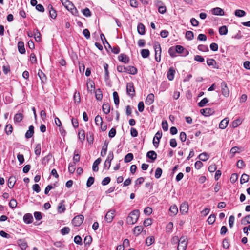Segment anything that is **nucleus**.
<instances>
[{"instance_id": "e433bc0d", "label": "nucleus", "mask_w": 250, "mask_h": 250, "mask_svg": "<svg viewBox=\"0 0 250 250\" xmlns=\"http://www.w3.org/2000/svg\"><path fill=\"white\" fill-rule=\"evenodd\" d=\"M249 180V176L246 174H243L240 179V183L243 184L248 182Z\"/></svg>"}, {"instance_id": "0e129e2a", "label": "nucleus", "mask_w": 250, "mask_h": 250, "mask_svg": "<svg viewBox=\"0 0 250 250\" xmlns=\"http://www.w3.org/2000/svg\"><path fill=\"white\" fill-rule=\"evenodd\" d=\"M175 48L176 49V51L177 53H178L179 54L182 53L184 51V50H185V48L183 47V46L180 45H176Z\"/></svg>"}, {"instance_id": "49530a36", "label": "nucleus", "mask_w": 250, "mask_h": 250, "mask_svg": "<svg viewBox=\"0 0 250 250\" xmlns=\"http://www.w3.org/2000/svg\"><path fill=\"white\" fill-rule=\"evenodd\" d=\"M51 157H52L51 154H49L47 156H46L44 157H43L42 158V164L43 165H46L49 162V161L50 160Z\"/></svg>"}, {"instance_id": "ddd939ff", "label": "nucleus", "mask_w": 250, "mask_h": 250, "mask_svg": "<svg viewBox=\"0 0 250 250\" xmlns=\"http://www.w3.org/2000/svg\"><path fill=\"white\" fill-rule=\"evenodd\" d=\"M50 16L51 18L55 19L57 17V12L51 4H49L47 7Z\"/></svg>"}, {"instance_id": "4be33fe9", "label": "nucleus", "mask_w": 250, "mask_h": 250, "mask_svg": "<svg viewBox=\"0 0 250 250\" xmlns=\"http://www.w3.org/2000/svg\"><path fill=\"white\" fill-rule=\"evenodd\" d=\"M16 177L14 176H11L9 177L8 180L7 185L10 188H12L16 183Z\"/></svg>"}, {"instance_id": "4468645a", "label": "nucleus", "mask_w": 250, "mask_h": 250, "mask_svg": "<svg viewBox=\"0 0 250 250\" xmlns=\"http://www.w3.org/2000/svg\"><path fill=\"white\" fill-rule=\"evenodd\" d=\"M118 60L124 63H127L129 61V57L125 54H121L118 56Z\"/></svg>"}, {"instance_id": "c9c22d12", "label": "nucleus", "mask_w": 250, "mask_h": 250, "mask_svg": "<svg viewBox=\"0 0 250 250\" xmlns=\"http://www.w3.org/2000/svg\"><path fill=\"white\" fill-rule=\"evenodd\" d=\"M68 10L71 11L72 14H74L73 10L75 12H77V10L76 8H75L74 4L72 2L70 1L68 5H67L65 7Z\"/></svg>"}, {"instance_id": "680f3d73", "label": "nucleus", "mask_w": 250, "mask_h": 250, "mask_svg": "<svg viewBox=\"0 0 250 250\" xmlns=\"http://www.w3.org/2000/svg\"><path fill=\"white\" fill-rule=\"evenodd\" d=\"M70 231V229L69 227H64L61 230V232L62 235H64L68 234Z\"/></svg>"}, {"instance_id": "052dcab7", "label": "nucleus", "mask_w": 250, "mask_h": 250, "mask_svg": "<svg viewBox=\"0 0 250 250\" xmlns=\"http://www.w3.org/2000/svg\"><path fill=\"white\" fill-rule=\"evenodd\" d=\"M162 174V170L161 168L158 167L156 168L155 172V177L156 179H159L161 176Z\"/></svg>"}, {"instance_id": "7ed1b4c3", "label": "nucleus", "mask_w": 250, "mask_h": 250, "mask_svg": "<svg viewBox=\"0 0 250 250\" xmlns=\"http://www.w3.org/2000/svg\"><path fill=\"white\" fill-rule=\"evenodd\" d=\"M154 49L155 53V60L157 62L161 61V47L158 42H155L154 45Z\"/></svg>"}, {"instance_id": "a878e982", "label": "nucleus", "mask_w": 250, "mask_h": 250, "mask_svg": "<svg viewBox=\"0 0 250 250\" xmlns=\"http://www.w3.org/2000/svg\"><path fill=\"white\" fill-rule=\"evenodd\" d=\"M170 216H174L176 215L178 212V207L176 205H172L169 208Z\"/></svg>"}, {"instance_id": "603ef678", "label": "nucleus", "mask_w": 250, "mask_h": 250, "mask_svg": "<svg viewBox=\"0 0 250 250\" xmlns=\"http://www.w3.org/2000/svg\"><path fill=\"white\" fill-rule=\"evenodd\" d=\"M185 36L188 40H192L194 38L193 32L191 31H188L186 33Z\"/></svg>"}, {"instance_id": "473e14b6", "label": "nucleus", "mask_w": 250, "mask_h": 250, "mask_svg": "<svg viewBox=\"0 0 250 250\" xmlns=\"http://www.w3.org/2000/svg\"><path fill=\"white\" fill-rule=\"evenodd\" d=\"M73 99L75 103L76 104H78L81 102V97L80 95L79 92H78L77 91L75 92L74 95H73Z\"/></svg>"}, {"instance_id": "f257e3e1", "label": "nucleus", "mask_w": 250, "mask_h": 250, "mask_svg": "<svg viewBox=\"0 0 250 250\" xmlns=\"http://www.w3.org/2000/svg\"><path fill=\"white\" fill-rule=\"evenodd\" d=\"M117 70L120 73H127L131 75H135L137 73V69L132 66H125L124 65H118Z\"/></svg>"}, {"instance_id": "4d7b16f0", "label": "nucleus", "mask_w": 250, "mask_h": 250, "mask_svg": "<svg viewBox=\"0 0 250 250\" xmlns=\"http://www.w3.org/2000/svg\"><path fill=\"white\" fill-rule=\"evenodd\" d=\"M95 97L97 100L101 101L103 98V95L102 93V91L100 89H98L96 90L95 92Z\"/></svg>"}, {"instance_id": "a211bd4d", "label": "nucleus", "mask_w": 250, "mask_h": 250, "mask_svg": "<svg viewBox=\"0 0 250 250\" xmlns=\"http://www.w3.org/2000/svg\"><path fill=\"white\" fill-rule=\"evenodd\" d=\"M24 222L26 224L31 223L33 220V218L31 214L26 213L23 216Z\"/></svg>"}, {"instance_id": "f8f14e48", "label": "nucleus", "mask_w": 250, "mask_h": 250, "mask_svg": "<svg viewBox=\"0 0 250 250\" xmlns=\"http://www.w3.org/2000/svg\"><path fill=\"white\" fill-rule=\"evenodd\" d=\"M17 244L22 250H25L28 247L27 242L24 239L18 240Z\"/></svg>"}, {"instance_id": "20e7f679", "label": "nucleus", "mask_w": 250, "mask_h": 250, "mask_svg": "<svg viewBox=\"0 0 250 250\" xmlns=\"http://www.w3.org/2000/svg\"><path fill=\"white\" fill-rule=\"evenodd\" d=\"M126 92L129 96L133 98L135 95V91L133 83H128L126 84Z\"/></svg>"}, {"instance_id": "5701e85b", "label": "nucleus", "mask_w": 250, "mask_h": 250, "mask_svg": "<svg viewBox=\"0 0 250 250\" xmlns=\"http://www.w3.org/2000/svg\"><path fill=\"white\" fill-rule=\"evenodd\" d=\"M18 48L19 52L21 54H24L25 53V49L24 47V42L22 41H20L18 43Z\"/></svg>"}, {"instance_id": "ea45409f", "label": "nucleus", "mask_w": 250, "mask_h": 250, "mask_svg": "<svg viewBox=\"0 0 250 250\" xmlns=\"http://www.w3.org/2000/svg\"><path fill=\"white\" fill-rule=\"evenodd\" d=\"M13 131V127L11 124H7L5 128V132L7 135H9Z\"/></svg>"}, {"instance_id": "a18cd8bd", "label": "nucleus", "mask_w": 250, "mask_h": 250, "mask_svg": "<svg viewBox=\"0 0 250 250\" xmlns=\"http://www.w3.org/2000/svg\"><path fill=\"white\" fill-rule=\"evenodd\" d=\"M168 53L171 57H175L176 56V53H177L176 49L174 47H171L168 49Z\"/></svg>"}, {"instance_id": "9d476101", "label": "nucleus", "mask_w": 250, "mask_h": 250, "mask_svg": "<svg viewBox=\"0 0 250 250\" xmlns=\"http://www.w3.org/2000/svg\"><path fill=\"white\" fill-rule=\"evenodd\" d=\"M115 211L114 210H109L107 212L105 216V219L108 223L112 222L114 217Z\"/></svg>"}, {"instance_id": "58836bf2", "label": "nucleus", "mask_w": 250, "mask_h": 250, "mask_svg": "<svg viewBox=\"0 0 250 250\" xmlns=\"http://www.w3.org/2000/svg\"><path fill=\"white\" fill-rule=\"evenodd\" d=\"M141 54L143 58H146L150 55V52L148 49H143L141 51Z\"/></svg>"}, {"instance_id": "f704fd0d", "label": "nucleus", "mask_w": 250, "mask_h": 250, "mask_svg": "<svg viewBox=\"0 0 250 250\" xmlns=\"http://www.w3.org/2000/svg\"><path fill=\"white\" fill-rule=\"evenodd\" d=\"M143 229V228L142 226H136L134 229L133 233L136 236H138L141 233Z\"/></svg>"}, {"instance_id": "0eeeda50", "label": "nucleus", "mask_w": 250, "mask_h": 250, "mask_svg": "<svg viewBox=\"0 0 250 250\" xmlns=\"http://www.w3.org/2000/svg\"><path fill=\"white\" fill-rule=\"evenodd\" d=\"M221 87L222 95L225 97H228L229 95L230 92L225 82H222L221 83Z\"/></svg>"}, {"instance_id": "09e8293b", "label": "nucleus", "mask_w": 250, "mask_h": 250, "mask_svg": "<svg viewBox=\"0 0 250 250\" xmlns=\"http://www.w3.org/2000/svg\"><path fill=\"white\" fill-rule=\"evenodd\" d=\"M76 163L73 162L69 164L68 170L71 173H73L76 169L75 168Z\"/></svg>"}, {"instance_id": "4c0bfd02", "label": "nucleus", "mask_w": 250, "mask_h": 250, "mask_svg": "<svg viewBox=\"0 0 250 250\" xmlns=\"http://www.w3.org/2000/svg\"><path fill=\"white\" fill-rule=\"evenodd\" d=\"M114 102L115 105L118 107L119 104V97L117 92L114 91L113 93Z\"/></svg>"}, {"instance_id": "dca6fc26", "label": "nucleus", "mask_w": 250, "mask_h": 250, "mask_svg": "<svg viewBox=\"0 0 250 250\" xmlns=\"http://www.w3.org/2000/svg\"><path fill=\"white\" fill-rule=\"evenodd\" d=\"M109 144V141L105 140L104 141V144L102 147V149L101 152V156L102 157H104L105 156L107 150V147Z\"/></svg>"}, {"instance_id": "423d86ee", "label": "nucleus", "mask_w": 250, "mask_h": 250, "mask_svg": "<svg viewBox=\"0 0 250 250\" xmlns=\"http://www.w3.org/2000/svg\"><path fill=\"white\" fill-rule=\"evenodd\" d=\"M84 217L83 215L75 216L72 220V223L75 226H80L83 222Z\"/></svg>"}, {"instance_id": "2eb2a0df", "label": "nucleus", "mask_w": 250, "mask_h": 250, "mask_svg": "<svg viewBox=\"0 0 250 250\" xmlns=\"http://www.w3.org/2000/svg\"><path fill=\"white\" fill-rule=\"evenodd\" d=\"M175 73V71L174 69L173 68V67H170V68L169 69V70L167 73V79L169 81L173 80L174 79V77Z\"/></svg>"}, {"instance_id": "2f4dec72", "label": "nucleus", "mask_w": 250, "mask_h": 250, "mask_svg": "<svg viewBox=\"0 0 250 250\" xmlns=\"http://www.w3.org/2000/svg\"><path fill=\"white\" fill-rule=\"evenodd\" d=\"M80 159V152L78 150H75L74 153V156L73 158V162L75 163L79 162Z\"/></svg>"}, {"instance_id": "79ce46f5", "label": "nucleus", "mask_w": 250, "mask_h": 250, "mask_svg": "<svg viewBox=\"0 0 250 250\" xmlns=\"http://www.w3.org/2000/svg\"><path fill=\"white\" fill-rule=\"evenodd\" d=\"M41 145L40 143H39V144H37V145H36V146H35V147L34 149V152L37 156H39L41 154Z\"/></svg>"}, {"instance_id": "13d9d810", "label": "nucleus", "mask_w": 250, "mask_h": 250, "mask_svg": "<svg viewBox=\"0 0 250 250\" xmlns=\"http://www.w3.org/2000/svg\"><path fill=\"white\" fill-rule=\"evenodd\" d=\"M197 48L199 50L203 52H208L209 51L207 45L201 44L199 45Z\"/></svg>"}, {"instance_id": "f03ea898", "label": "nucleus", "mask_w": 250, "mask_h": 250, "mask_svg": "<svg viewBox=\"0 0 250 250\" xmlns=\"http://www.w3.org/2000/svg\"><path fill=\"white\" fill-rule=\"evenodd\" d=\"M140 211L138 209L131 211L126 218V222L128 224H134L137 221L139 217Z\"/></svg>"}, {"instance_id": "f3484780", "label": "nucleus", "mask_w": 250, "mask_h": 250, "mask_svg": "<svg viewBox=\"0 0 250 250\" xmlns=\"http://www.w3.org/2000/svg\"><path fill=\"white\" fill-rule=\"evenodd\" d=\"M34 126L31 125L29 127V129L25 133V137L26 139H29L32 137L34 134Z\"/></svg>"}, {"instance_id": "3c124183", "label": "nucleus", "mask_w": 250, "mask_h": 250, "mask_svg": "<svg viewBox=\"0 0 250 250\" xmlns=\"http://www.w3.org/2000/svg\"><path fill=\"white\" fill-rule=\"evenodd\" d=\"M216 216L214 214H211L208 218L207 221L209 224H213L215 221Z\"/></svg>"}, {"instance_id": "bb28decb", "label": "nucleus", "mask_w": 250, "mask_h": 250, "mask_svg": "<svg viewBox=\"0 0 250 250\" xmlns=\"http://www.w3.org/2000/svg\"><path fill=\"white\" fill-rule=\"evenodd\" d=\"M101 160H102L100 158H98L93 163V166H92V170L94 171L97 172L98 171V170H99L98 165L101 163Z\"/></svg>"}, {"instance_id": "c85d7f7f", "label": "nucleus", "mask_w": 250, "mask_h": 250, "mask_svg": "<svg viewBox=\"0 0 250 250\" xmlns=\"http://www.w3.org/2000/svg\"><path fill=\"white\" fill-rule=\"evenodd\" d=\"M23 115L22 114L19 113L15 115L14 117V121L15 123H20L23 119Z\"/></svg>"}, {"instance_id": "72a5a7b5", "label": "nucleus", "mask_w": 250, "mask_h": 250, "mask_svg": "<svg viewBox=\"0 0 250 250\" xmlns=\"http://www.w3.org/2000/svg\"><path fill=\"white\" fill-rule=\"evenodd\" d=\"M234 14L236 16L238 17H242L245 16L246 15V13L245 11L240 10V9H237L235 10Z\"/></svg>"}, {"instance_id": "69168bd1", "label": "nucleus", "mask_w": 250, "mask_h": 250, "mask_svg": "<svg viewBox=\"0 0 250 250\" xmlns=\"http://www.w3.org/2000/svg\"><path fill=\"white\" fill-rule=\"evenodd\" d=\"M82 13L86 17H90L91 15V13L88 8H85L83 9Z\"/></svg>"}, {"instance_id": "6ab92c4d", "label": "nucleus", "mask_w": 250, "mask_h": 250, "mask_svg": "<svg viewBox=\"0 0 250 250\" xmlns=\"http://www.w3.org/2000/svg\"><path fill=\"white\" fill-rule=\"evenodd\" d=\"M212 13L215 15L222 16L224 15V11L221 8L216 7L212 9Z\"/></svg>"}, {"instance_id": "338daca9", "label": "nucleus", "mask_w": 250, "mask_h": 250, "mask_svg": "<svg viewBox=\"0 0 250 250\" xmlns=\"http://www.w3.org/2000/svg\"><path fill=\"white\" fill-rule=\"evenodd\" d=\"M238 176L236 173H233L231 174L230 178V181L232 183H235L238 179Z\"/></svg>"}, {"instance_id": "c03bdc74", "label": "nucleus", "mask_w": 250, "mask_h": 250, "mask_svg": "<svg viewBox=\"0 0 250 250\" xmlns=\"http://www.w3.org/2000/svg\"><path fill=\"white\" fill-rule=\"evenodd\" d=\"M219 32L221 35H226L228 33V29L226 26H222L219 29Z\"/></svg>"}, {"instance_id": "de8ad7c7", "label": "nucleus", "mask_w": 250, "mask_h": 250, "mask_svg": "<svg viewBox=\"0 0 250 250\" xmlns=\"http://www.w3.org/2000/svg\"><path fill=\"white\" fill-rule=\"evenodd\" d=\"M207 63L208 66H212L213 68H215L216 62L213 59H208L207 60Z\"/></svg>"}, {"instance_id": "864d4df0", "label": "nucleus", "mask_w": 250, "mask_h": 250, "mask_svg": "<svg viewBox=\"0 0 250 250\" xmlns=\"http://www.w3.org/2000/svg\"><path fill=\"white\" fill-rule=\"evenodd\" d=\"M34 36L36 41L40 42L41 41V34L38 29L34 30Z\"/></svg>"}, {"instance_id": "39448f33", "label": "nucleus", "mask_w": 250, "mask_h": 250, "mask_svg": "<svg viewBox=\"0 0 250 250\" xmlns=\"http://www.w3.org/2000/svg\"><path fill=\"white\" fill-rule=\"evenodd\" d=\"M186 239L187 238L185 236H182L180 238L177 247L178 250H186L188 244V242Z\"/></svg>"}, {"instance_id": "9b49d317", "label": "nucleus", "mask_w": 250, "mask_h": 250, "mask_svg": "<svg viewBox=\"0 0 250 250\" xmlns=\"http://www.w3.org/2000/svg\"><path fill=\"white\" fill-rule=\"evenodd\" d=\"M188 204L187 202L182 203L180 206V211L182 214L188 213Z\"/></svg>"}, {"instance_id": "6e6552de", "label": "nucleus", "mask_w": 250, "mask_h": 250, "mask_svg": "<svg viewBox=\"0 0 250 250\" xmlns=\"http://www.w3.org/2000/svg\"><path fill=\"white\" fill-rule=\"evenodd\" d=\"M162 136V131H158L156 134L153 139V144L154 146L157 148L159 146L160 140Z\"/></svg>"}, {"instance_id": "b1692460", "label": "nucleus", "mask_w": 250, "mask_h": 250, "mask_svg": "<svg viewBox=\"0 0 250 250\" xmlns=\"http://www.w3.org/2000/svg\"><path fill=\"white\" fill-rule=\"evenodd\" d=\"M137 31L138 33L141 35H143L145 34V26L143 23H139L138 24Z\"/></svg>"}, {"instance_id": "5fc2aeb1", "label": "nucleus", "mask_w": 250, "mask_h": 250, "mask_svg": "<svg viewBox=\"0 0 250 250\" xmlns=\"http://www.w3.org/2000/svg\"><path fill=\"white\" fill-rule=\"evenodd\" d=\"M241 151V148L237 147V146H234L231 148L230 151V153L231 154H232V157H233L234 156V154L236 153H239Z\"/></svg>"}, {"instance_id": "1a4fd4ad", "label": "nucleus", "mask_w": 250, "mask_h": 250, "mask_svg": "<svg viewBox=\"0 0 250 250\" xmlns=\"http://www.w3.org/2000/svg\"><path fill=\"white\" fill-rule=\"evenodd\" d=\"M200 113L205 116H208L214 113V110L211 108H206L201 109Z\"/></svg>"}, {"instance_id": "7c9ffc66", "label": "nucleus", "mask_w": 250, "mask_h": 250, "mask_svg": "<svg viewBox=\"0 0 250 250\" xmlns=\"http://www.w3.org/2000/svg\"><path fill=\"white\" fill-rule=\"evenodd\" d=\"M103 66H104V71H105V76H104L105 80L107 81L109 78V71L108 70V64L105 63L104 64Z\"/></svg>"}, {"instance_id": "412c9836", "label": "nucleus", "mask_w": 250, "mask_h": 250, "mask_svg": "<svg viewBox=\"0 0 250 250\" xmlns=\"http://www.w3.org/2000/svg\"><path fill=\"white\" fill-rule=\"evenodd\" d=\"M154 100V95L152 93L149 94L146 99V104L147 105L151 104Z\"/></svg>"}, {"instance_id": "aec40b11", "label": "nucleus", "mask_w": 250, "mask_h": 250, "mask_svg": "<svg viewBox=\"0 0 250 250\" xmlns=\"http://www.w3.org/2000/svg\"><path fill=\"white\" fill-rule=\"evenodd\" d=\"M64 200H62L61 201V202L58 205L57 209H58V212L59 213H63L66 209L65 206L64 204Z\"/></svg>"}, {"instance_id": "37998d69", "label": "nucleus", "mask_w": 250, "mask_h": 250, "mask_svg": "<svg viewBox=\"0 0 250 250\" xmlns=\"http://www.w3.org/2000/svg\"><path fill=\"white\" fill-rule=\"evenodd\" d=\"M38 75L40 77V79L41 80V81L42 82H44V81H46V77L44 73L41 70H39Z\"/></svg>"}, {"instance_id": "e2e57ef3", "label": "nucleus", "mask_w": 250, "mask_h": 250, "mask_svg": "<svg viewBox=\"0 0 250 250\" xmlns=\"http://www.w3.org/2000/svg\"><path fill=\"white\" fill-rule=\"evenodd\" d=\"M95 122L97 125H102L103 123V120L102 117L99 115L96 116L95 118Z\"/></svg>"}, {"instance_id": "6e6d98bb", "label": "nucleus", "mask_w": 250, "mask_h": 250, "mask_svg": "<svg viewBox=\"0 0 250 250\" xmlns=\"http://www.w3.org/2000/svg\"><path fill=\"white\" fill-rule=\"evenodd\" d=\"M154 238L153 236L148 237L146 240V244L149 246L154 242Z\"/></svg>"}, {"instance_id": "a19ab883", "label": "nucleus", "mask_w": 250, "mask_h": 250, "mask_svg": "<svg viewBox=\"0 0 250 250\" xmlns=\"http://www.w3.org/2000/svg\"><path fill=\"white\" fill-rule=\"evenodd\" d=\"M199 159L202 161H206L209 158V155L206 152L202 153L199 155Z\"/></svg>"}, {"instance_id": "c756f323", "label": "nucleus", "mask_w": 250, "mask_h": 250, "mask_svg": "<svg viewBox=\"0 0 250 250\" xmlns=\"http://www.w3.org/2000/svg\"><path fill=\"white\" fill-rule=\"evenodd\" d=\"M102 109L103 112L105 114H107L110 112V106L108 103H104L102 106Z\"/></svg>"}, {"instance_id": "cd10ccee", "label": "nucleus", "mask_w": 250, "mask_h": 250, "mask_svg": "<svg viewBox=\"0 0 250 250\" xmlns=\"http://www.w3.org/2000/svg\"><path fill=\"white\" fill-rule=\"evenodd\" d=\"M229 122V120L227 118L222 120L219 124V128L222 129L226 128L228 125Z\"/></svg>"}, {"instance_id": "393cba45", "label": "nucleus", "mask_w": 250, "mask_h": 250, "mask_svg": "<svg viewBox=\"0 0 250 250\" xmlns=\"http://www.w3.org/2000/svg\"><path fill=\"white\" fill-rule=\"evenodd\" d=\"M157 156L156 153L153 150L148 151L146 154V157L153 161L157 159Z\"/></svg>"}, {"instance_id": "bf43d9fd", "label": "nucleus", "mask_w": 250, "mask_h": 250, "mask_svg": "<svg viewBox=\"0 0 250 250\" xmlns=\"http://www.w3.org/2000/svg\"><path fill=\"white\" fill-rule=\"evenodd\" d=\"M208 99L207 98H204L199 103H198V105L199 107H202L205 106L206 104L208 103Z\"/></svg>"}, {"instance_id": "774afa93", "label": "nucleus", "mask_w": 250, "mask_h": 250, "mask_svg": "<svg viewBox=\"0 0 250 250\" xmlns=\"http://www.w3.org/2000/svg\"><path fill=\"white\" fill-rule=\"evenodd\" d=\"M242 223L244 224H250V214L244 217L242 219Z\"/></svg>"}, {"instance_id": "8fccbe9b", "label": "nucleus", "mask_w": 250, "mask_h": 250, "mask_svg": "<svg viewBox=\"0 0 250 250\" xmlns=\"http://www.w3.org/2000/svg\"><path fill=\"white\" fill-rule=\"evenodd\" d=\"M133 159V155L132 153H129L125 155L124 158V161L125 163H128L130 162Z\"/></svg>"}]
</instances>
